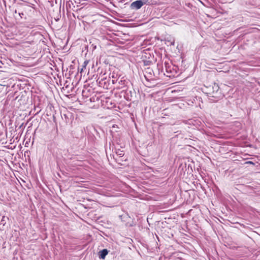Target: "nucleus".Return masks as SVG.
Segmentation results:
<instances>
[{
	"instance_id": "1",
	"label": "nucleus",
	"mask_w": 260,
	"mask_h": 260,
	"mask_svg": "<svg viewBox=\"0 0 260 260\" xmlns=\"http://www.w3.org/2000/svg\"><path fill=\"white\" fill-rule=\"evenodd\" d=\"M146 4H150L148 0H137L131 4V8L132 9L138 10Z\"/></svg>"
},
{
	"instance_id": "2",
	"label": "nucleus",
	"mask_w": 260,
	"mask_h": 260,
	"mask_svg": "<svg viewBox=\"0 0 260 260\" xmlns=\"http://www.w3.org/2000/svg\"><path fill=\"white\" fill-rule=\"evenodd\" d=\"M219 87L218 85L214 84V86L212 87V91H211L210 88H209L208 92H206L207 94L211 95L212 96H214L213 94L215 91H217L218 90Z\"/></svg>"
},
{
	"instance_id": "3",
	"label": "nucleus",
	"mask_w": 260,
	"mask_h": 260,
	"mask_svg": "<svg viewBox=\"0 0 260 260\" xmlns=\"http://www.w3.org/2000/svg\"><path fill=\"white\" fill-rule=\"evenodd\" d=\"M108 251L107 249H104L99 252V257L101 259H104L106 256L108 254Z\"/></svg>"
},
{
	"instance_id": "4",
	"label": "nucleus",
	"mask_w": 260,
	"mask_h": 260,
	"mask_svg": "<svg viewBox=\"0 0 260 260\" xmlns=\"http://www.w3.org/2000/svg\"><path fill=\"white\" fill-rule=\"evenodd\" d=\"M88 62L89 61L88 60H85L84 61V63H83V68H85V67L87 66V64L88 63Z\"/></svg>"
},
{
	"instance_id": "5",
	"label": "nucleus",
	"mask_w": 260,
	"mask_h": 260,
	"mask_svg": "<svg viewBox=\"0 0 260 260\" xmlns=\"http://www.w3.org/2000/svg\"><path fill=\"white\" fill-rule=\"evenodd\" d=\"M118 155H120V156H122L123 155V153H122V151H121L120 152H119V153L118 154Z\"/></svg>"
}]
</instances>
